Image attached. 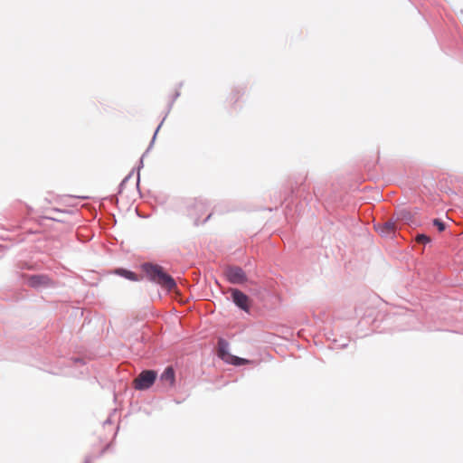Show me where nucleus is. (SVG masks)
<instances>
[{"label":"nucleus","mask_w":463,"mask_h":463,"mask_svg":"<svg viewBox=\"0 0 463 463\" xmlns=\"http://www.w3.org/2000/svg\"><path fill=\"white\" fill-rule=\"evenodd\" d=\"M433 225L436 226L439 232L445 230V224L439 219H434Z\"/></svg>","instance_id":"nucleus-12"},{"label":"nucleus","mask_w":463,"mask_h":463,"mask_svg":"<svg viewBox=\"0 0 463 463\" xmlns=\"http://www.w3.org/2000/svg\"><path fill=\"white\" fill-rule=\"evenodd\" d=\"M46 280L45 277L43 276H33L30 278V285L33 287H37L41 284H44Z\"/></svg>","instance_id":"nucleus-10"},{"label":"nucleus","mask_w":463,"mask_h":463,"mask_svg":"<svg viewBox=\"0 0 463 463\" xmlns=\"http://www.w3.org/2000/svg\"><path fill=\"white\" fill-rule=\"evenodd\" d=\"M142 268L152 281L159 284L169 291L175 288L176 284L174 279L166 274L161 266L146 263Z\"/></svg>","instance_id":"nucleus-1"},{"label":"nucleus","mask_w":463,"mask_h":463,"mask_svg":"<svg viewBox=\"0 0 463 463\" xmlns=\"http://www.w3.org/2000/svg\"><path fill=\"white\" fill-rule=\"evenodd\" d=\"M232 300L236 306L241 308L244 311H249L250 309V298L247 295L241 292L239 289L233 288L232 289Z\"/></svg>","instance_id":"nucleus-4"},{"label":"nucleus","mask_w":463,"mask_h":463,"mask_svg":"<svg viewBox=\"0 0 463 463\" xmlns=\"http://www.w3.org/2000/svg\"><path fill=\"white\" fill-rule=\"evenodd\" d=\"M208 207L202 201H194L187 206V214L195 223L207 213Z\"/></svg>","instance_id":"nucleus-3"},{"label":"nucleus","mask_w":463,"mask_h":463,"mask_svg":"<svg viewBox=\"0 0 463 463\" xmlns=\"http://www.w3.org/2000/svg\"><path fill=\"white\" fill-rule=\"evenodd\" d=\"M250 362L244 358H240L235 355H232V359L229 360L228 364H233V365H242V364H248Z\"/></svg>","instance_id":"nucleus-11"},{"label":"nucleus","mask_w":463,"mask_h":463,"mask_svg":"<svg viewBox=\"0 0 463 463\" xmlns=\"http://www.w3.org/2000/svg\"><path fill=\"white\" fill-rule=\"evenodd\" d=\"M161 381L169 386H174L175 381V371L172 367H166L161 374Z\"/></svg>","instance_id":"nucleus-7"},{"label":"nucleus","mask_w":463,"mask_h":463,"mask_svg":"<svg viewBox=\"0 0 463 463\" xmlns=\"http://www.w3.org/2000/svg\"><path fill=\"white\" fill-rule=\"evenodd\" d=\"M416 241L420 243H428L430 241V239L424 235V234H419L417 237H416Z\"/></svg>","instance_id":"nucleus-13"},{"label":"nucleus","mask_w":463,"mask_h":463,"mask_svg":"<svg viewBox=\"0 0 463 463\" xmlns=\"http://www.w3.org/2000/svg\"><path fill=\"white\" fill-rule=\"evenodd\" d=\"M80 198H84V199H85V198H88V196H86V195H82V196H80Z\"/></svg>","instance_id":"nucleus-15"},{"label":"nucleus","mask_w":463,"mask_h":463,"mask_svg":"<svg viewBox=\"0 0 463 463\" xmlns=\"http://www.w3.org/2000/svg\"><path fill=\"white\" fill-rule=\"evenodd\" d=\"M395 230V223L392 221L386 222L381 228L380 232L383 235H388Z\"/></svg>","instance_id":"nucleus-8"},{"label":"nucleus","mask_w":463,"mask_h":463,"mask_svg":"<svg viewBox=\"0 0 463 463\" xmlns=\"http://www.w3.org/2000/svg\"><path fill=\"white\" fill-rule=\"evenodd\" d=\"M229 344L226 340L220 338L218 341L217 354L218 356L226 363L232 359V354L228 351Z\"/></svg>","instance_id":"nucleus-6"},{"label":"nucleus","mask_w":463,"mask_h":463,"mask_svg":"<svg viewBox=\"0 0 463 463\" xmlns=\"http://www.w3.org/2000/svg\"><path fill=\"white\" fill-rule=\"evenodd\" d=\"M156 378L155 371L146 370L143 371L135 380L134 387L137 390H146L153 385Z\"/></svg>","instance_id":"nucleus-2"},{"label":"nucleus","mask_w":463,"mask_h":463,"mask_svg":"<svg viewBox=\"0 0 463 463\" xmlns=\"http://www.w3.org/2000/svg\"><path fill=\"white\" fill-rule=\"evenodd\" d=\"M227 278L231 283L241 284L246 281L244 271L239 267H231L226 271Z\"/></svg>","instance_id":"nucleus-5"},{"label":"nucleus","mask_w":463,"mask_h":463,"mask_svg":"<svg viewBox=\"0 0 463 463\" xmlns=\"http://www.w3.org/2000/svg\"><path fill=\"white\" fill-rule=\"evenodd\" d=\"M116 272L129 280H133V281L138 280L137 276L130 270L120 269H118Z\"/></svg>","instance_id":"nucleus-9"},{"label":"nucleus","mask_w":463,"mask_h":463,"mask_svg":"<svg viewBox=\"0 0 463 463\" xmlns=\"http://www.w3.org/2000/svg\"><path fill=\"white\" fill-rule=\"evenodd\" d=\"M211 215H212V213H208V214H207V216H206V218L204 219V221H203V222H205L206 220H208V219L211 217Z\"/></svg>","instance_id":"nucleus-14"}]
</instances>
